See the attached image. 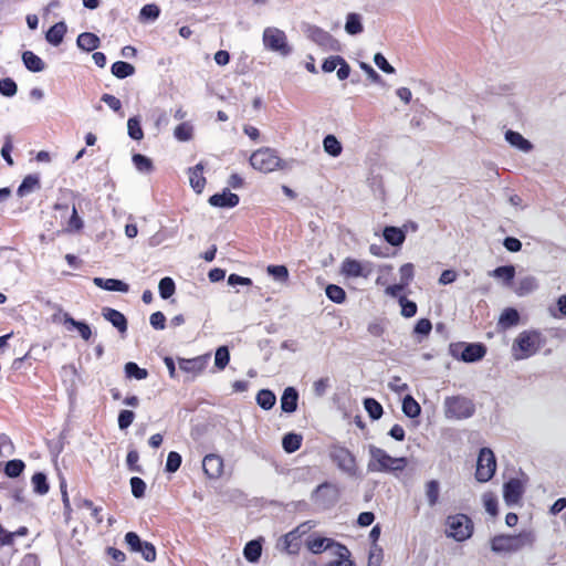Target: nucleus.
<instances>
[{"label":"nucleus","mask_w":566,"mask_h":566,"mask_svg":"<svg viewBox=\"0 0 566 566\" xmlns=\"http://www.w3.org/2000/svg\"><path fill=\"white\" fill-rule=\"evenodd\" d=\"M536 542L533 530H522L518 534H499L491 538L492 552L512 554L526 547H532Z\"/></svg>","instance_id":"f257e3e1"},{"label":"nucleus","mask_w":566,"mask_h":566,"mask_svg":"<svg viewBox=\"0 0 566 566\" xmlns=\"http://www.w3.org/2000/svg\"><path fill=\"white\" fill-rule=\"evenodd\" d=\"M546 343L542 332L530 329L521 332L512 345L513 356L522 360L534 356Z\"/></svg>","instance_id":"f03ea898"},{"label":"nucleus","mask_w":566,"mask_h":566,"mask_svg":"<svg viewBox=\"0 0 566 566\" xmlns=\"http://www.w3.org/2000/svg\"><path fill=\"white\" fill-rule=\"evenodd\" d=\"M369 461L367 469L369 472H394L402 471L408 462L405 457L394 458L384 449L374 444L368 446Z\"/></svg>","instance_id":"7ed1b4c3"},{"label":"nucleus","mask_w":566,"mask_h":566,"mask_svg":"<svg viewBox=\"0 0 566 566\" xmlns=\"http://www.w3.org/2000/svg\"><path fill=\"white\" fill-rule=\"evenodd\" d=\"M249 161L255 170L264 174L290 168L289 163L282 159L275 149L270 147H262L253 151Z\"/></svg>","instance_id":"20e7f679"},{"label":"nucleus","mask_w":566,"mask_h":566,"mask_svg":"<svg viewBox=\"0 0 566 566\" xmlns=\"http://www.w3.org/2000/svg\"><path fill=\"white\" fill-rule=\"evenodd\" d=\"M473 522L462 513L449 515L446 520V534L457 542H463L473 534Z\"/></svg>","instance_id":"39448f33"},{"label":"nucleus","mask_w":566,"mask_h":566,"mask_svg":"<svg viewBox=\"0 0 566 566\" xmlns=\"http://www.w3.org/2000/svg\"><path fill=\"white\" fill-rule=\"evenodd\" d=\"M311 527L310 522H305L282 535L276 544L277 549L287 555H297L302 547V537L311 530Z\"/></svg>","instance_id":"423d86ee"},{"label":"nucleus","mask_w":566,"mask_h":566,"mask_svg":"<svg viewBox=\"0 0 566 566\" xmlns=\"http://www.w3.org/2000/svg\"><path fill=\"white\" fill-rule=\"evenodd\" d=\"M474 411L473 401L467 397L452 396L444 401V413L449 419H467L472 417Z\"/></svg>","instance_id":"0eeeda50"},{"label":"nucleus","mask_w":566,"mask_h":566,"mask_svg":"<svg viewBox=\"0 0 566 566\" xmlns=\"http://www.w3.org/2000/svg\"><path fill=\"white\" fill-rule=\"evenodd\" d=\"M329 457L340 471L349 475H356L358 469L357 460L348 448L333 444L329 450Z\"/></svg>","instance_id":"6e6552de"},{"label":"nucleus","mask_w":566,"mask_h":566,"mask_svg":"<svg viewBox=\"0 0 566 566\" xmlns=\"http://www.w3.org/2000/svg\"><path fill=\"white\" fill-rule=\"evenodd\" d=\"M263 44L268 50L276 52L281 56H287L292 52L286 34L277 28L270 27L264 30Z\"/></svg>","instance_id":"1a4fd4ad"},{"label":"nucleus","mask_w":566,"mask_h":566,"mask_svg":"<svg viewBox=\"0 0 566 566\" xmlns=\"http://www.w3.org/2000/svg\"><path fill=\"white\" fill-rule=\"evenodd\" d=\"M496 471V459L490 448H482L476 460L475 479L485 483L490 481Z\"/></svg>","instance_id":"9d476101"},{"label":"nucleus","mask_w":566,"mask_h":566,"mask_svg":"<svg viewBox=\"0 0 566 566\" xmlns=\"http://www.w3.org/2000/svg\"><path fill=\"white\" fill-rule=\"evenodd\" d=\"M124 541L129 552L139 553L143 556V558L148 563H153L156 560L157 552L154 544L147 541H142V538L136 532H127L125 534Z\"/></svg>","instance_id":"9b49d317"},{"label":"nucleus","mask_w":566,"mask_h":566,"mask_svg":"<svg viewBox=\"0 0 566 566\" xmlns=\"http://www.w3.org/2000/svg\"><path fill=\"white\" fill-rule=\"evenodd\" d=\"M340 272L346 277L367 279L371 274V264H363L356 259L346 258L342 263Z\"/></svg>","instance_id":"f8f14e48"},{"label":"nucleus","mask_w":566,"mask_h":566,"mask_svg":"<svg viewBox=\"0 0 566 566\" xmlns=\"http://www.w3.org/2000/svg\"><path fill=\"white\" fill-rule=\"evenodd\" d=\"M524 494V485L520 479L513 478L503 485V497L506 505L518 504Z\"/></svg>","instance_id":"ddd939ff"},{"label":"nucleus","mask_w":566,"mask_h":566,"mask_svg":"<svg viewBox=\"0 0 566 566\" xmlns=\"http://www.w3.org/2000/svg\"><path fill=\"white\" fill-rule=\"evenodd\" d=\"M210 355H201L193 358H179V368L193 376L200 375L207 367Z\"/></svg>","instance_id":"4468645a"},{"label":"nucleus","mask_w":566,"mask_h":566,"mask_svg":"<svg viewBox=\"0 0 566 566\" xmlns=\"http://www.w3.org/2000/svg\"><path fill=\"white\" fill-rule=\"evenodd\" d=\"M223 467V459L214 453L207 454L202 460V470L209 479H219Z\"/></svg>","instance_id":"2eb2a0df"},{"label":"nucleus","mask_w":566,"mask_h":566,"mask_svg":"<svg viewBox=\"0 0 566 566\" xmlns=\"http://www.w3.org/2000/svg\"><path fill=\"white\" fill-rule=\"evenodd\" d=\"M310 39L325 50H337L338 42L327 31L313 27L310 29Z\"/></svg>","instance_id":"dca6fc26"},{"label":"nucleus","mask_w":566,"mask_h":566,"mask_svg":"<svg viewBox=\"0 0 566 566\" xmlns=\"http://www.w3.org/2000/svg\"><path fill=\"white\" fill-rule=\"evenodd\" d=\"M239 196L229 189H224L221 193L212 195L208 200L212 207L218 208H233L239 205Z\"/></svg>","instance_id":"f3484780"},{"label":"nucleus","mask_w":566,"mask_h":566,"mask_svg":"<svg viewBox=\"0 0 566 566\" xmlns=\"http://www.w3.org/2000/svg\"><path fill=\"white\" fill-rule=\"evenodd\" d=\"M205 166L198 163L188 169L189 182L195 192L201 193L206 187V177L203 176Z\"/></svg>","instance_id":"a211bd4d"},{"label":"nucleus","mask_w":566,"mask_h":566,"mask_svg":"<svg viewBox=\"0 0 566 566\" xmlns=\"http://www.w3.org/2000/svg\"><path fill=\"white\" fill-rule=\"evenodd\" d=\"M103 317L108 321L119 333L127 332V319L123 313L115 308L104 307L102 311Z\"/></svg>","instance_id":"6ab92c4d"},{"label":"nucleus","mask_w":566,"mask_h":566,"mask_svg":"<svg viewBox=\"0 0 566 566\" xmlns=\"http://www.w3.org/2000/svg\"><path fill=\"white\" fill-rule=\"evenodd\" d=\"M486 354V347L482 343L467 344L461 354V359L465 363H474L482 359Z\"/></svg>","instance_id":"aec40b11"},{"label":"nucleus","mask_w":566,"mask_h":566,"mask_svg":"<svg viewBox=\"0 0 566 566\" xmlns=\"http://www.w3.org/2000/svg\"><path fill=\"white\" fill-rule=\"evenodd\" d=\"M338 543L332 538L315 536L306 539V547L313 554H321L324 551L336 547Z\"/></svg>","instance_id":"412c9836"},{"label":"nucleus","mask_w":566,"mask_h":566,"mask_svg":"<svg viewBox=\"0 0 566 566\" xmlns=\"http://www.w3.org/2000/svg\"><path fill=\"white\" fill-rule=\"evenodd\" d=\"M298 392L294 387L284 389L281 397V409L283 412L292 413L297 409Z\"/></svg>","instance_id":"4be33fe9"},{"label":"nucleus","mask_w":566,"mask_h":566,"mask_svg":"<svg viewBox=\"0 0 566 566\" xmlns=\"http://www.w3.org/2000/svg\"><path fill=\"white\" fill-rule=\"evenodd\" d=\"M384 239L387 243L394 247L401 245L406 240V231L401 228L387 226L382 231Z\"/></svg>","instance_id":"5701e85b"},{"label":"nucleus","mask_w":566,"mask_h":566,"mask_svg":"<svg viewBox=\"0 0 566 566\" xmlns=\"http://www.w3.org/2000/svg\"><path fill=\"white\" fill-rule=\"evenodd\" d=\"M77 46L86 52H92L101 45L99 38L92 32H83L77 36Z\"/></svg>","instance_id":"b1692460"},{"label":"nucleus","mask_w":566,"mask_h":566,"mask_svg":"<svg viewBox=\"0 0 566 566\" xmlns=\"http://www.w3.org/2000/svg\"><path fill=\"white\" fill-rule=\"evenodd\" d=\"M94 284L101 289L107 290V291H116V292H128L129 286L127 283L117 280V279H102V277H95Z\"/></svg>","instance_id":"393cba45"},{"label":"nucleus","mask_w":566,"mask_h":566,"mask_svg":"<svg viewBox=\"0 0 566 566\" xmlns=\"http://www.w3.org/2000/svg\"><path fill=\"white\" fill-rule=\"evenodd\" d=\"M67 31V27L64 22H56L46 32L45 39L52 45H60Z\"/></svg>","instance_id":"a878e982"},{"label":"nucleus","mask_w":566,"mask_h":566,"mask_svg":"<svg viewBox=\"0 0 566 566\" xmlns=\"http://www.w3.org/2000/svg\"><path fill=\"white\" fill-rule=\"evenodd\" d=\"M22 61L24 66L34 73L42 72L45 69V63L32 51H24L22 53Z\"/></svg>","instance_id":"bb28decb"},{"label":"nucleus","mask_w":566,"mask_h":566,"mask_svg":"<svg viewBox=\"0 0 566 566\" xmlns=\"http://www.w3.org/2000/svg\"><path fill=\"white\" fill-rule=\"evenodd\" d=\"M505 139L514 147L523 150L530 151L533 148L531 142L525 139L520 133L514 130H507L505 133Z\"/></svg>","instance_id":"cd10ccee"},{"label":"nucleus","mask_w":566,"mask_h":566,"mask_svg":"<svg viewBox=\"0 0 566 566\" xmlns=\"http://www.w3.org/2000/svg\"><path fill=\"white\" fill-rule=\"evenodd\" d=\"M520 323V314L513 307L505 308L500 318H499V325L506 329L512 326H515Z\"/></svg>","instance_id":"c85d7f7f"},{"label":"nucleus","mask_w":566,"mask_h":566,"mask_svg":"<svg viewBox=\"0 0 566 566\" xmlns=\"http://www.w3.org/2000/svg\"><path fill=\"white\" fill-rule=\"evenodd\" d=\"M537 287L538 283L534 276H525L520 279L514 291L518 296H524L534 292Z\"/></svg>","instance_id":"c756f323"},{"label":"nucleus","mask_w":566,"mask_h":566,"mask_svg":"<svg viewBox=\"0 0 566 566\" xmlns=\"http://www.w3.org/2000/svg\"><path fill=\"white\" fill-rule=\"evenodd\" d=\"M262 554V544L258 539L250 541L245 544L243 555L250 563H256Z\"/></svg>","instance_id":"7c9ffc66"},{"label":"nucleus","mask_w":566,"mask_h":566,"mask_svg":"<svg viewBox=\"0 0 566 566\" xmlns=\"http://www.w3.org/2000/svg\"><path fill=\"white\" fill-rule=\"evenodd\" d=\"M40 188V179L36 175H28L19 186L17 193L20 197H24L35 189Z\"/></svg>","instance_id":"2f4dec72"},{"label":"nucleus","mask_w":566,"mask_h":566,"mask_svg":"<svg viewBox=\"0 0 566 566\" xmlns=\"http://www.w3.org/2000/svg\"><path fill=\"white\" fill-rule=\"evenodd\" d=\"M335 553L338 555V558L329 562L327 566H354V563L350 560V552L343 544L336 545Z\"/></svg>","instance_id":"473e14b6"},{"label":"nucleus","mask_w":566,"mask_h":566,"mask_svg":"<svg viewBox=\"0 0 566 566\" xmlns=\"http://www.w3.org/2000/svg\"><path fill=\"white\" fill-rule=\"evenodd\" d=\"M112 74L117 78H126L135 73V66L128 62L117 61L112 64Z\"/></svg>","instance_id":"72a5a7b5"},{"label":"nucleus","mask_w":566,"mask_h":566,"mask_svg":"<svg viewBox=\"0 0 566 566\" xmlns=\"http://www.w3.org/2000/svg\"><path fill=\"white\" fill-rule=\"evenodd\" d=\"M303 437L297 433H287L283 437L282 447L285 452L293 453L297 451L302 446Z\"/></svg>","instance_id":"f704fd0d"},{"label":"nucleus","mask_w":566,"mask_h":566,"mask_svg":"<svg viewBox=\"0 0 566 566\" xmlns=\"http://www.w3.org/2000/svg\"><path fill=\"white\" fill-rule=\"evenodd\" d=\"M256 403L264 410H270L273 408L276 401V397L274 392L270 389H261L256 394Z\"/></svg>","instance_id":"c9c22d12"},{"label":"nucleus","mask_w":566,"mask_h":566,"mask_svg":"<svg viewBox=\"0 0 566 566\" xmlns=\"http://www.w3.org/2000/svg\"><path fill=\"white\" fill-rule=\"evenodd\" d=\"M345 30L348 34L356 35L363 32L361 19L358 13H348L345 23Z\"/></svg>","instance_id":"e433bc0d"},{"label":"nucleus","mask_w":566,"mask_h":566,"mask_svg":"<svg viewBox=\"0 0 566 566\" xmlns=\"http://www.w3.org/2000/svg\"><path fill=\"white\" fill-rule=\"evenodd\" d=\"M31 482H32L34 492L40 495L46 494L50 490V485L48 483L46 475L42 472L34 473L32 475Z\"/></svg>","instance_id":"4c0bfd02"},{"label":"nucleus","mask_w":566,"mask_h":566,"mask_svg":"<svg viewBox=\"0 0 566 566\" xmlns=\"http://www.w3.org/2000/svg\"><path fill=\"white\" fill-rule=\"evenodd\" d=\"M128 136L134 140H142L144 138V130L142 128L140 119L137 116L130 117L127 120Z\"/></svg>","instance_id":"58836bf2"},{"label":"nucleus","mask_w":566,"mask_h":566,"mask_svg":"<svg viewBox=\"0 0 566 566\" xmlns=\"http://www.w3.org/2000/svg\"><path fill=\"white\" fill-rule=\"evenodd\" d=\"M324 150L333 157H337L342 154V144L334 135H327L323 140Z\"/></svg>","instance_id":"ea45409f"},{"label":"nucleus","mask_w":566,"mask_h":566,"mask_svg":"<svg viewBox=\"0 0 566 566\" xmlns=\"http://www.w3.org/2000/svg\"><path fill=\"white\" fill-rule=\"evenodd\" d=\"M402 411L409 418H416L420 415L421 408L416 399L408 395L402 400Z\"/></svg>","instance_id":"a19ab883"},{"label":"nucleus","mask_w":566,"mask_h":566,"mask_svg":"<svg viewBox=\"0 0 566 566\" xmlns=\"http://www.w3.org/2000/svg\"><path fill=\"white\" fill-rule=\"evenodd\" d=\"M326 296L334 303L342 304L346 300L345 290L336 284H328L326 286Z\"/></svg>","instance_id":"79ce46f5"},{"label":"nucleus","mask_w":566,"mask_h":566,"mask_svg":"<svg viewBox=\"0 0 566 566\" xmlns=\"http://www.w3.org/2000/svg\"><path fill=\"white\" fill-rule=\"evenodd\" d=\"M125 376L127 378H135L137 380H142L147 378L148 371L145 368H140L136 363L128 361L125 367Z\"/></svg>","instance_id":"37998d69"},{"label":"nucleus","mask_w":566,"mask_h":566,"mask_svg":"<svg viewBox=\"0 0 566 566\" xmlns=\"http://www.w3.org/2000/svg\"><path fill=\"white\" fill-rule=\"evenodd\" d=\"M364 407L368 413V416L373 420H378L384 412L382 406L374 398H366L364 400Z\"/></svg>","instance_id":"c03bdc74"},{"label":"nucleus","mask_w":566,"mask_h":566,"mask_svg":"<svg viewBox=\"0 0 566 566\" xmlns=\"http://www.w3.org/2000/svg\"><path fill=\"white\" fill-rule=\"evenodd\" d=\"M174 136L179 142H188L193 136V127L189 123L184 122L176 126L174 129Z\"/></svg>","instance_id":"a18cd8bd"},{"label":"nucleus","mask_w":566,"mask_h":566,"mask_svg":"<svg viewBox=\"0 0 566 566\" xmlns=\"http://www.w3.org/2000/svg\"><path fill=\"white\" fill-rule=\"evenodd\" d=\"M24 468H25V464L22 460H20V459L10 460L6 463L4 473L9 478H18L21 475Z\"/></svg>","instance_id":"49530a36"},{"label":"nucleus","mask_w":566,"mask_h":566,"mask_svg":"<svg viewBox=\"0 0 566 566\" xmlns=\"http://www.w3.org/2000/svg\"><path fill=\"white\" fill-rule=\"evenodd\" d=\"M440 485L437 480H430L426 484V495L430 506H434L439 501Z\"/></svg>","instance_id":"de8ad7c7"},{"label":"nucleus","mask_w":566,"mask_h":566,"mask_svg":"<svg viewBox=\"0 0 566 566\" xmlns=\"http://www.w3.org/2000/svg\"><path fill=\"white\" fill-rule=\"evenodd\" d=\"M65 323L71 324L72 326H74L78 331L81 337L84 340H88L92 337V329L88 326V324H86L84 322L75 321L74 318H72L67 314L65 315Z\"/></svg>","instance_id":"09e8293b"},{"label":"nucleus","mask_w":566,"mask_h":566,"mask_svg":"<svg viewBox=\"0 0 566 566\" xmlns=\"http://www.w3.org/2000/svg\"><path fill=\"white\" fill-rule=\"evenodd\" d=\"M133 163L137 170L143 172H150L154 169V165L150 158L142 154L133 155Z\"/></svg>","instance_id":"8fccbe9b"},{"label":"nucleus","mask_w":566,"mask_h":566,"mask_svg":"<svg viewBox=\"0 0 566 566\" xmlns=\"http://www.w3.org/2000/svg\"><path fill=\"white\" fill-rule=\"evenodd\" d=\"M230 361V353L228 347L220 346L214 356V365L218 369L222 370L224 369Z\"/></svg>","instance_id":"3c124183"},{"label":"nucleus","mask_w":566,"mask_h":566,"mask_svg":"<svg viewBox=\"0 0 566 566\" xmlns=\"http://www.w3.org/2000/svg\"><path fill=\"white\" fill-rule=\"evenodd\" d=\"M266 272L276 281L284 283L289 281V270L285 265H269Z\"/></svg>","instance_id":"603ef678"},{"label":"nucleus","mask_w":566,"mask_h":566,"mask_svg":"<svg viewBox=\"0 0 566 566\" xmlns=\"http://www.w3.org/2000/svg\"><path fill=\"white\" fill-rule=\"evenodd\" d=\"M492 275L497 279H503L506 283H511L515 276V268L513 265L497 266Z\"/></svg>","instance_id":"864d4df0"},{"label":"nucleus","mask_w":566,"mask_h":566,"mask_svg":"<svg viewBox=\"0 0 566 566\" xmlns=\"http://www.w3.org/2000/svg\"><path fill=\"white\" fill-rule=\"evenodd\" d=\"M158 289L160 296L166 300L175 293L176 285L171 277L166 276L160 280Z\"/></svg>","instance_id":"5fc2aeb1"},{"label":"nucleus","mask_w":566,"mask_h":566,"mask_svg":"<svg viewBox=\"0 0 566 566\" xmlns=\"http://www.w3.org/2000/svg\"><path fill=\"white\" fill-rule=\"evenodd\" d=\"M400 282L406 287L411 283L415 276V266L412 263H405L399 269Z\"/></svg>","instance_id":"6e6d98bb"},{"label":"nucleus","mask_w":566,"mask_h":566,"mask_svg":"<svg viewBox=\"0 0 566 566\" xmlns=\"http://www.w3.org/2000/svg\"><path fill=\"white\" fill-rule=\"evenodd\" d=\"M399 304L401 306V315L410 318L417 313V304L413 301H409L406 296L399 297Z\"/></svg>","instance_id":"4d7b16f0"},{"label":"nucleus","mask_w":566,"mask_h":566,"mask_svg":"<svg viewBox=\"0 0 566 566\" xmlns=\"http://www.w3.org/2000/svg\"><path fill=\"white\" fill-rule=\"evenodd\" d=\"M84 227L83 220L80 218L77 209L73 207L72 214L67 221L66 231L69 232H80Z\"/></svg>","instance_id":"13d9d810"},{"label":"nucleus","mask_w":566,"mask_h":566,"mask_svg":"<svg viewBox=\"0 0 566 566\" xmlns=\"http://www.w3.org/2000/svg\"><path fill=\"white\" fill-rule=\"evenodd\" d=\"M181 461H182L181 455L178 452L170 451L168 453L167 461H166V471L170 472V473L178 471V469L181 465Z\"/></svg>","instance_id":"bf43d9fd"},{"label":"nucleus","mask_w":566,"mask_h":566,"mask_svg":"<svg viewBox=\"0 0 566 566\" xmlns=\"http://www.w3.org/2000/svg\"><path fill=\"white\" fill-rule=\"evenodd\" d=\"M17 91H18V86L12 78L7 77V78H3L2 81H0V93L2 95L7 96V97H11L17 94Z\"/></svg>","instance_id":"052dcab7"},{"label":"nucleus","mask_w":566,"mask_h":566,"mask_svg":"<svg viewBox=\"0 0 566 566\" xmlns=\"http://www.w3.org/2000/svg\"><path fill=\"white\" fill-rule=\"evenodd\" d=\"M483 503H484V507L489 514H491L492 516L497 515V512H499L497 499L493 493H491V492L485 493L483 495Z\"/></svg>","instance_id":"680f3d73"},{"label":"nucleus","mask_w":566,"mask_h":566,"mask_svg":"<svg viewBox=\"0 0 566 566\" xmlns=\"http://www.w3.org/2000/svg\"><path fill=\"white\" fill-rule=\"evenodd\" d=\"M135 413L132 410H122L118 413L117 423L120 430H126L134 421Z\"/></svg>","instance_id":"e2e57ef3"},{"label":"nucleus","mask_w":566,"mask_h":566,"mask_svg":"<svg viewBox=\"0 0 566 566\" xmlns=\"http://www.w3.org/2000/svg\"><path fill=\"white\" fill-rule=\"evenodd\" d=\"M130 488H132L133 495L135 497L139 499V497H143L145 494L146 483L144 482L143 479H140L138 476H133L130 479Z\"/></svg>","instance_id":"0e129e2a"},{"label":"nucleus","mask_w":566,"mask_h":566,"mask_svg":"<svg viewBox=\"0 0 566 566\" xmlns=\"http://www.w3.org/2000/svg\"><path fill=\"white\" fill-rule=\"evenodd\" d=\"M101 101L104 102L111 109H113L115 113H122V102L116 96L105 93L102 95Z\"/></svg>","instance_id":"69168bd1"},{"label":"nucleus","mask_w":566,"mask_h":566,"mask_svg":"<svg viewBox=\"0 0 566 566\" xmlns=\"http://www.w3.org/2000/svg\"><path fill=\"white\" fill-rule=\"evenodd\" d=\"M432 329V324L428 318H420L413 328V333L422 336H428Z\"/></svg>","instance_id":"338daca9"},{"label":"nucleus","mask_w":566,"mask_h":566,"mask_svg":"<svg viewBox=\"0 0 566 566\" xmlns=\"http://www.w3.org/2000/svg\"><path fill=\"white\" fill-rule=\"evenodd\" d=\"M374 62L385 73H395V67L386 60V57L381 53L375 54Z\"/></svg>","instance_id":"774afa93"}]
</instances>
